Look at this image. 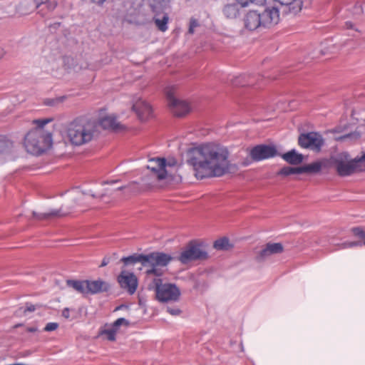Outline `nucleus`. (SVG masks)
Returning <instances> with one entry per match:
<instances>
[{
  "mask_svg": "<svg viewBox=\"0 0 365 365\" xmlns=\"http://www.w3.org/2000/svg\"><path fill=\"white\" fill-rule=\"evenodd\" d=\"M187 157L197 179L221 177L229 172V152L220 145L205 143L190 148Z\"/></svg>",
  "mask_w": 365,
  "mask_h": 365,
  "instance_id": "nucleus-1",
  "label": "nucleus"
},
{
  "mask_svg": "<svg viewBox=\"0 0 365 365\" xmlns=\"http://www.w3.org/2000/svg\"><path fill=\"white\" fill-rule=\"evenodd\" d=\"M150 163H155V166L148 165L146 170L149 173L145 174L141 178V181L132 180L128 185L120 186L116 189L111 190L105 188L103 192H97L91 190L81 192L78 190L71 191L72 194L76 195H83L86 197H91L98 200L105 205H114L118 197V191L123 190L124 194L138 195L143 192H150L157 187L158 181L160 180V157L157 156L150 160Z\"/></svg>",
  "mask_w": 365,
  "mask_h": 365,
  "instance_id": "nucleus-2",
  "label": "nucleus"
},
{
  "mask_svg": "<svg viewBox=\"0 0 365 365\" xmlns=\"http://www.w3.org/2000/svg\"><path fill=\"white\" fill-rule=\"evenodd\" d=\"M121 262L125 266L140 263L145 269L147 280H150L148 289L153 290L155 294V299L160 301V272L158 267L160 266V252H153L149 255L134 254L128 257H124Z\"/></svg>",
  "mask_w": 365,
  "mask_h": 365,
  "instance_id": "nucleus-3",
  "label": "nucleus"
},
{
  "mask_svg": "<svg viewBox=\"0 0 365 365\" xmlns=\"http://www.w3.org/2000/svg\"><path fill=\"white\" fill-rule=\"evenodd\" d=\"M279 11L276 7H267L263 11L250 10L244 17L245 27L250 31L272 29L279 22Z\"/></svg>",
  "mask_w": 365,
  "mask_h": 365,
  "instance_id": "nucleus-4",
  "label": "nucleus"
},
{
  "mask_svg": "<svg viewBox=\"0 0 365 365\" xmlns=\"http://www.w3.org/2000/svg\"><path fill=\"white\" fill-rule=\"evenodd\" d=\"M96 133V124L84 118L74 120L67 129V137L74 145H82L91 141Z\"/></svg>",
  "mask_w": 365,
  "mask_h": 365,
  "instance_id": "nucleus-5",
  "label": "nucleus"
},
{
  "mask_svg": "<svg viewBox=\"0 0 365 365\" xmlns=\"http://www.w3.org/2000/svg\"><path fill=\"white\" fill-rule=\"evenodd\" d=\"M51 135L43 130L34 129L29 132L24 139V146L28 153L40 155L51 145Z\"/></svg>",
  "mask_w": 365,
  "mask_h": 365,
  "instance_id": "nucleus-6",
  "label": "nucleus"
},
{
  "mask_svg": "<svg viewBox=\"0 0 365 365\" xmlns=\"http://www.w3.org/2000/svg\"><path fill=\"white\" fill-rule=\"evenodd\" d=\"M68 287H72L83 294H96L106 292L110 289L109 283L101 279L96 280H73L66 281Z\"/></svg>",
  "mask_w": 365,
  "mask_h": 365,
  "instance_id": "nucleus-7",
  "label": "nucleus"
},
{
  "mask_svg": "<svg viewBox=\"0 0 365 365\" xmlns=\"http://www.w3.org/2000/svg\"><path fill=\"white\" fill-rule=\"evenodd\" d=\"M177 171L178 162L175 158H161V187H174L181 182V176Z\"/></svg>",
  "mask_w": 365,
  "mask_h": 365,
  "instance_id": "nucleus-8",
  "label": "nucleus"
},
{
  "mask_svg": "<svg viewBox=\"0 0 365 365\" xmlns=\"http://www.w3.org/2000/svg\"><path fill=\"white\" fill-rule=\"evenodd\" d=\"M208 257L203 244L199 240H191L185 246L178 259L182 264H187L192 262L206 260Z\"/></svg>",
  "mask_w": 365,
  "mask_h": 365,
  "instance_id": "nucleus-9",
  "label": "nucleus"
},
{
  "mask_svg": "<svg viewBox=\"0 0 365 365\" xmlns=\"http://www.w3.org/2000/svg\"><path fill=\"white\" fill-rule=\"evenodd\" d=\"M331 163L337 174L341 177L349 176L362 171L358 158L349 160L347 153H341L331 158Z\"/></svg>",
  "mask_w": 365,
  "mask_h": 365,
  "instance_id": "nucleus-10",
  "label": "nucleus"
},
{
  "mask_svg": "<svg viewBox=\"0 0 365 365\" xmlns=\"http://www.w3.org/2000/svg\"><path fill=\"white\" fill-rule=\"evenodd\" d=\"M57 6L55 0H22L17 12L21 15H26L36 9H39L38 12L41 16H46L48 12L53 11Z\"/></svg>",
  "mask_w": 365,
  "mask_h": 365,
  "instance_id": "nucleus-11",
  "label": "nucleus"
},
{
  "mask_svg": "<svg viewBox=\"0 0 365 365\" xmlns=\"http://www.w3.org/2000/svg\"><path fill=\"white\" fill-rule=\"evenodd\" d=\"M165 96L168 107L175 116L183 117L190 112V107L188 103L176 98L171 89L166 90Z\"/></svg>",
  "mask_w": 365,
  "mask_h": 365,
  "instance_id": "nucleus-12",
  "label": "nucleus"
},
{
  "mask_svg": "<svg viewBox=\"0 0 365 365\" xmlns=\"http://www.w3.org/2000/svg\"><path fill=\"white\" fill-rule=\"evenodd\" d=\"M250 156L255 162L272 158L280 155L274 145L259 144L254 146L250 150Z\"/></svg>",
  "mask_w": 365,
  "mask_h": 365,
  "instance_id": "nucleus-13",
  "label": "nucleus"
},
{
  "mask_svg": "<svg viewBox=\"0 0 365 365\" xmlns=\"http://www.w3.org/2000/svg\"><path fill=\"white\" fill-rule=\"evenodd\" d=\"M298 144L302 148H310L319 152L324 145V139L322 136L317 132L302 133L298 138Z\"/></svg>",
  "mask_w": 365,
  "mask_h": 365,
  "instance_id": "nucleus-14",
  "label": "nucleus"
},
{
  "mask_svg": "<svg viewBox=\"0 0 365 365\" xmlns=\"http://www.w3.org/2000/svg\"><path fill=\"white\" fill-rule=\"evenodd\" d=\"M120 287L130 294H133L138 287V279L135 275L126 270H122L117 277Z\"/></svg>",
  "mask_w": 365,
  "mask_h": 365,
  "instance_id": "nucleus-15",
  "label": "nucleus"
},
{
  "mask_svg": "<svg viewBox=\"0 0 365 365\" xmlns=\"http://www.w3.org/2000/svg\"><path fill=\"white\" fill-rule=\"evenodd\" d=\"M181 292L180 289L171 283H161V302H177L179 300Z\"/></svg>",
  "mask_w": 365,
  "mask_h": 365,
  "instance_id": "nucleus-16",
  "label": "nucleus"
},
{
  "mask_svg": "<svg viewBox=\"0 0 365 365\" xmlns=\"http://www.w3.org/2000/svg\"><path fill=\"white\" fill-rule=\"evenodd\" d=\"M284 251V247L282 243L276 242L271 243L269 242L266 244L264 248L259 252L257 256L256 257V259L259 262L262 261L267 258L268 257L282 253Z\"/></svg>",
  "mask_w": 365,
  "mask_h": 365,
  "instance_id": "nucleus-17",
  "label": "nucleus"
},
{
  "mask_svg": "<svg viewBox=\"0 0 365 365\" xmlns=\"http://www.w3.org/2000/svg\"><path fill=\"white\" fill-rule=\"evenodd\" d=\"M133 110L141 120H147L151 116L153 112L150 105L141 99L138 100L133 103Z\"/></svg>",
  "mask_w": 365,
  "mask_h": 365,
  "instance_id": "nucleus-18",
  "label": "nucleus"
},
{
  "mask_svg": "<svg viewBox=\"0 0 365 365\" xmlns=\"http://www.w3.org/2000/svg\"><path fill=\"white\" fill-rule=\"evenodd\" d=\"M129 322L125 318H118L112 324L108 326L103 331V334L107 336V338L110 341H115L116 334L118 331L120 327L124 326L128 327Z\"/></svg>",
  "mask_w": 365,
  "mask_h": 365,
  "instance_id": "nucleus-19",
  "label": "nucleus"
},
{
  "mask_svg": "<svg viewBox=\"0 0 365 365\" xmlns=\"http://www.w3.org/2000/svg\"><path fill=\"white\" fill-rule=\"evenodd\" d=\"M279 156H281L287 163L293 165H299L304 160L303 155L298 153L294 149L280 155Z\"/></svg>",
  "mask_w": 365,
  "mask_h": 365,
  "instance_id": "nucleus-20",
  "label": "nucleus"
},
{
  "mask_svg": "<svg viewBox=\"0 0 365 365\" xmlns=\"http://www.w3.org/2000/svg\"><path fill=\"white\" fill-rule=\"evenodd\" d=\"M98 124L103 129L116 130L118 127L116 118L113 115H106L101 118L98 121Z\"/></svg>",
  "mask_w": 365,
  "mask_h": 365,
  "instance_id": "nucleus-21",
  "label": "nucleus"
},
{
  "mask_svg": "<svg viewBox=\"0 0 365 365\" xmlns=\"http://www.w3.org/2000/svg\"><path fill=\"white\" fill-rule=\"evenodd\" d=\"M222 12L227 19H235L239 15V6L238 3L233 2L232 4H226Z\"/></svg>",
  "mask_w": 365,
  "mask_h": 365,
  "instance_id": "nucleus-22",
  "label": "nucleus"
},
{
  "mask_svg": "<svg viewBox=\"0 0 365 365\" xmlns=\"http://www.w3.org/2000/svg\"><path fill=\"white\" fill-rule=\"evenodd\" d=\"M301 173L317 174L319 173L322 168V164L319 161L314 162L311 164L301 166Z\"/></svg>",
  "mask_w": 365,
  "mask_h": 365,
  "instance_id": "nucleus-23",
  "label": "nucleus"
},
{
  "mask_svg": "<svg viewBox=\"0 0 365 365\" xmlns=\"http://www.w3.org/2000/svg\"><path fill=\"white\" fill-rule=\"evenodd\" d=\"M153 12L155 13L154 21L156 26L160 29V18L158 17V9L160 8V0H146Z\"/></svg>",
  "mask_w": 365,
  "mask_h": 365,
  "instance_id": "nucleus-24",
  "label": "nucleus"
},
{
  "mask_svg": "<svg viewBox=\"0 0 365 365\" xmlns=\"http://www.w3.org/2000/svg\"><path fill=\"white\" fill-rule=\"evenodd\" d=\"M253 76H243L237 77L233 82L235 86H252L254 85Z\"/></svg>",
  "mask_w": 365,
  "mask_h": 365,
  "instance_id": "nucleus-25",
  "label": "nucleus"
},
{
  "mask_svg": "<svg viewBox=\"0 0 365 365\" xmlns=\"http://www.w3.org/2000/svg\"><path fill=\"white\" fill-rule=\"evenodd\" d=\"M61 214H60V210H52L48 212H33V216L37 220H46L49 219L54 216H60Z\"/></svg>",
  "mask_w": 365,
  "mask_h": 365,
  "instance_id": "nucleus-26",
  "label": "nucleus"
},
{
  "mask_svg": "<svg viewBox=\"0 0 365 365\" xmlns=\"http://www.w3.org/2000/svg\"><path fill=\"white\" fill-rule=\"evenodd\" d=\"M213 247L217 250H228L231 247V245L228 238L222 237L214 242Z\"/></svg>",
  "mask_w": 365,
  "mask_h": 365,
  "instance_id": "nucleus-27",
  "label": "nucleus"
},
{
  "mask_svg": "<svg viewBox=\"0 0 365 365\" xmlns=\"http://www.w3.org/2000/svg\"><path fill=\"white\" fill-rule=\"evenodd\" d=\"M294 174H302L301 168L284 166L277 172V175H282L285 177Z\"/></svg>",
  "mask_w": 365,
  "mask_h": 365,
  "instance_id": "nucleus-28",
  "label": "nucleus"
},
{
  "mask_svg": "<svg viewBox=\"0 0 365 365\" xmlns=\"http://www.w3.org/2000/svg\"><path fill=\"white\" fill-rule=\"evenodd\" d=\"M161 309L165 310L172 316H179L182 313V310L178 307L170 304L168 302L163 303L161 305Z\"/></svg>",
  "mask_w": 365,
  "mask_h": 365,
  "instance_id": "nucleus-29",
  "label": "nucleus"
},
{
  "mask_svg": "<svg viewBox=\"0 0 365 365\" xmlns=\"http://www.w3.org/2000/svg\"><path fill=\"white\" fill-rule=\"evenodd\" d=\"M200 26L199 21L192 17L190 19L187 34L192 35L195 32V29Z\"/></svg>",
  "mask_w": 365,
  "mask_h": 365,
  "instance_id": "nucleus-30",
  "label": "nucleus"
},
{
  "mask_svg": "<svg viewBox=\"0 0 365 365\" xmlns=\"http://www.w3.org/2000/svg\"><path fill=\"white\" fill-rule=\"evenodd\" d=\"M351 231L355 236L362 240H364V241L363 242V245H365V232L364 231V230L361 227H356L352 228Z\"/></svg>",
  "mask_w": 365,
  "mask_h": 365,
  "instance_id": "nucleus-31",
  "label": "nucleus"
},
{
  "mask_svg": "<svg viewBox=\"0 0 365 365\" xmlns=\"http://www.w3.org/2000/svg\"><path fill=\"white\" fill-rule=\"evenodd\" d=\"M173 259V257L169 255L161 252V267L166 266Z\"/></svg>",
  "mask_w": 365,
  "mask_h": 365,
  "instance_id": "nucleus-32",
  "label": "nucleus"
},
{
  "mask_svg": "<svg viewBox=\"0 0 365 365\" xmlns=\"http://www.w3.org/2000/svg\"><path fill=\"white\" fill-rule=\"evenodd\" d=\"M50 121H51L50 119H43V120H36L34 122L37 126V128L36 129L43 130V128L44 127V125H46Z\"/></svg>",
  "mask_w": 365,
  "mask_h": 365,
  "instance_id": "nucleus-33",
  "label": "nucleus"
},
{
  "mask_svg": "<svg viewBox=\"0 0 365 365\" xmlns=\"http://www.w3.org/2000/svg\"><path fill=\"white\" fill-rule=\"evenodd\" d=\"M58 327V324L56 322H49L44 327V331H55Z\"/></svg>",
  "mask_w": 365,
  "mask_h": 365,
  "instance_id": "nucleus-34",
  "label": "nucleus"
},
{
  "mask_svg": "<svg viewBox=\"0 0 365 365\" xmlns=\"http://www.w3.org/2000/svg\"><path fill=\"white\" fill-rule=\"evenodd\" d=\"M363 245V242H360V241H357V242H348V243H344L343 244V248H346V247H355V246H361Z\"/></svg>",
  "mask_w": 365,
  "mask_h": 365,
  "instance_id": "nucleus-35",
  "label": "nucleus"
},
{
  "mask_svg": "<svg viewBox=\"0 0 365 365\" xmlns=\"http://www.w3.org/2000/svg\"><path fill=\"white\" fill-rule=\"evenodd\" d=\"M242 7L247 6L250 4L255 2L256 0H236Z\"/></svg>",
  "mask_w": 365,
  "mask_h": 365,
  "instance_id": "nucleus-36",
  "label": "nucleus"
},
{
  "mask_svg": "<svg viewBox=\"0 0 365 365\" xmlns=\"http://www.w3.org/2000/svg\"><path fill=\"white\" fill-rule=\"evenodd\" d=\"M62 316L66 319H68L70 317V310L68 308H65L63 309Z\"/></svg>",
  "mask_w": 365,
  "mask_h": 365,
  "instance_id": "nucleus-37",
  "label": "nucleus"
},
{
  "mask_svg": "<svg viewBox=\"0 0 365 365\" xmlns=\"http://www.w3.org/2000/svg\"><path fill=\"white\" fill-rule=\"evenodd\" d=\"M36 309V307L34 304H27L26 307V309L24 310V312H34Z\"/></svg>",
  "mask_w": 365,
  "mask_h": 365,
  "instance_id": "nucleus-38",
  "label": "nucleus"
},
{
  "mask_svg": "<svg viewBox=\"0 0 365 365\" xmlns=\"http://www.w3.org/2000/svg\"><path fill=\"white\" fill-rule=\"evenodd\" d=\"M120 182V180L119 179H117V180H107V181H103L102 182V185H113L116 182Z\"/></svg>",
  "mask_w": 365,
  "mask_h": 365,
  "instance_id": "nucleus-39",
  "label": "nucleus"
},
{
  "mask_svg": "<svg viewBox=\"0 0 365 365\" xmlns=\"http://www.w3.org/2000/svg\"><path fill=\"white\" fill-rule=\"evenodd\" d=\"M169 18L167 14H165L163 18L161 19V21H163V24H167L168 22Z\"/></svg>",
  "mask_w": 365,
  "mask_h": 365,
  "instance_id": "nucleus-40",
  "label": "nucleus"
},
{
  "mask_svg": "<svg viewBox=\"0 0 365 365\" xmlns=\"http://www.w3.org/2000/svg\"><path fill=\"white\" fill-rule=\"evenodd\" d=\"M109 262V259L107 258H104L101 264V267L106 266Z\"/></svg>",
  "mask_w": 365,
  "mask_h": 365,
  "instance_id": "nucleus-41",
  "label": "nucleus"
},
{
  "mask_svg": "<svg viewBox=\"0 0 365 365\" xmlns=\"http://www.w3.org/2000/svg\"><path fill=\"white\" fill-rule=\"evenodd\" d=\"M345 25L347 29H353L354 25L351 21L346 22Z\"/></svg>",
  "mask_w": 365,
  "mask_h": 365,
  "instance_id": "nucleus-42",
  "label": "nucleus"
},
{
  "mask_svg": "<svg viewBox=\"0 0 365 365\" xmlns=\"http://www.w3.org/2000/svg\"><path fill=\"white\" fill-rule=\"evenodd\" d=\"M27 331L29 332H36L37 331V328L36 327H29L27 329Z\"/></svg>",
  "mask_w": 365,
  "mask_h": 365,
  "instance_id": "nucleus-43",
  "label": "nucleus"
},
{
  "mask_svg": "<svg viewBox=\"0 0 365 365\" xmlns=\"http://www.w3.org/2000/svg\"><path fill=\"white\" fill-rule=\"evenodd\" d=\"M167 24H163V21H161V31H165L167 30Z\"/></svg>",
  "mask_w": 365,
  "mask_h": 365,
  "instance_id": "nucleus-44",
  "label": "nucleus"
},
{
  "mask_svg": "<svg viewBox=\"0 0 365 365\" xmlns=\"http://www.w3.org/2000/svg\"><path fill=\"white\" fill-rule=\"evenodd\" d=\"M93 3L96 4H103V2L106 1V0H91Z\"/></svg>",
  "mask_w": 365,
  "mask_h": 365,
  "instance_id": "nucleus-45",
  "label": "nucleus"
},
{
  "mask_svg": "<svg viewBox=\"0 0 365 365\" xmlns=\"http://www.w3.org/2000/svg\"><path fill=\"white\" fill-rule=\"evenodd\" d=\"M358 160H359V163L365 161V153L361 158H358Z\"/></svg>",
  "mask_w": 365,
  "mask_h": 365,
  "instance_id": "nucleus-46",
  "label": "nucleus"
},
{
  "mask_svg": "<svg viewBox=\"0 0 365 365\" xmlns=\"http://www.w3.org/2000/svg\"><path fill=\"white\" fill-rule=\"evenodd\" d=\"M4 55V51L2 48L0 47V58H2Z\"/></svg>",
  "mask_w": 365,
  "mask_h": 365,
  "instance_id": "nucleus-47",
  "label": "nucleus"
},
{
  "mask_svg": "<svg viewBox=\"0 0 365 365\" xmlns=\"http://www.w3.org/2000/svg\"><path fill=\"white\" fill-rule=\"evenodd\" d=\"M152 160V158H150V159L148 160V162H149V164H148V165H151L152 166H155V165H156L155 163H150V160Z\"/></svg>",
  "mask_w": 365,
  "mask_h": 365,
  "instance_id": "nucleus-48",
  "label": "nucleus"
},
{
  "mask_svg": "<svg viewBox=\"0 0 365 365\" xmlns=\"http://www.w3.org/2000/svg\"><path fill=\"white\" fill-rule=\"evenodd\" d=\"M48 105H50V106H53L54 103H53V100L52 101H50L49 102L47 103Z\"/></svg>",
  "mask_w": 365,
  "mask_h": 365,
  "instance_id": "nucleus-49",
  "label": "nucleus"
},
{
  "mask_svg": "<svg viewBox=\"0 0 365 365\" xmlns=\"http://www.w3.org/2000/svg\"><path fill=\"white\" fill-rule=\"evenodd\" d=\"M242 164H243L244 165H248V163H243Z\"/></svg>",
  "mask_w": 365,
  "mask_h": 365,
  "instance_id": "nucleus-50",
  "label": "nucleus"
}]
</instances>
